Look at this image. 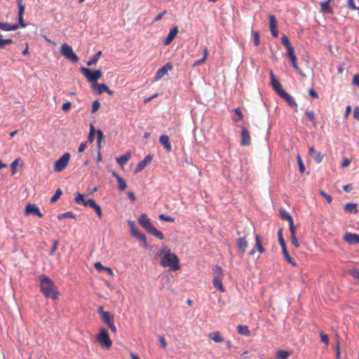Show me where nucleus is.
I'll return each instance as SVG.
<instances>
[{"mask_svg":"<svg viewBox=\"0 0 359 359\" xmlns=\"http://www.w3.org/2000/svg\"><path fill=\"white\" fill-rule=\"evenodd\" d=\"M158 218L161 219V220H163V221H165V222H173L175 221V219L170 217V216H166L165 215H158Z\"/></svg>","mask_w":359,"mask_h":359,"instance_id":"obj_50","label":"nucleus"},{"mask_svg":"<svg viewBox=\"0 0 359 359\" xmlns=\"http://www.w3.org/2000/svg\"><path fill=\"white\" fill-rule=\"evenodd\" d=\"M331 0H327L323 2H320V11L323 13H328L332 15L334 13L333 9L330 6V2Z\"/></svg>","mask_w":359,"mask_h":359,"instance_id":"obj_22","label":"nucleus"},{"mask_svg":"<svg viewBox=\"0 0 359 359\" xmlns=\"http://www.w3.org/2000/svg\"><path fill=\"white\" fill-rule=\"evenodd\" d=\"M158 141L167 153L172 151V147L170 137L167 135H161L158 138Z\"/></svg>","mask_w":359,"mask_h":359,"instance_id":"obj_11","label":"nucleus"},{"mask_svg":"<svg viewBox=\"0 0 359 359\" xmlns=\"http://www.w3.org/2000/svg\"><path fill=\"white\" fill-rule=\"evenodd\" d=\"M179 32L178 27L177 26L174 27L169 32L168 36L164 41V45L168 46L169 45L172 40L175 38V36L177 35Z\"/></svg>","mask_w":359,"mask_h":359,"instance_id":"obj_20","label":"nucleus"},{"mask_svg":"<svg viewBox=\"0 0 359 359\" xmlns=\"http://www.w3.org/2000/svg\"><path fill=\"white\" fill-rule=\"evenodd\" d=\"M256 250L260 254L263 253L265 250L262 246L261 237L258 234L255 235V247L250 251L249 255H253Z\"/></svg>","mask_w":359,"mask_h":359,"instance_id":"obj_12","label":"nucleus"},{"mask_svg":"<svg viewBox=\"0 0 359 359\" xmlns=\"http://www.w3.org/2000/svg\"><path fill=\"white\" fill-rule=\"evenodd\" d=\"M208 338L216 343L224 341V338L221 336L219 332L215 331L209 333Z\"/></svg>","mask_w":359,"mask_h":359,"instance_id":"obj_27","label":"nucleus"},{"mask_svg":"<svg viewBox=\"0 0 359 359\" xmlns=\"http://www.w3.org/2000/svg\"><path fill=\"white\" fill-rule=\"evenodd\" d=\"M20 26V25L14 24L13 25H11L10 24L7 22H0V29L4 31H14L19 28Z\"/></svg>","mask_w":359,"mask_h":359,"instance_id":"obj_26","label":"nucleus"},{"mask_svg":"<svg viewBox=\"0 0 359 359\" xmlns=\"http://www.w3.org/2000/svg\"><path fill=\"white\" fill-rule=\"evenodd\" d=\"M93 210L95 211V212L97 213V215L99 218H102V211L101 207L100 205H97L93 208Z\"/></svg>","mask_w":359,"mask_h":359,"instance_id":"obj_60","label":"nucleus"},{"mask_svg":"<svg viewBox=\"0 0 359 359\" xmlns=\"http://www.w3.org/2000/svg\"><path fill=\"white\" fill-rule=\"evenodd\" d=\"M138 222L148 233L157 236V229L152 225L149 218L145 213L140 216Z\"/></svg>","mask_w":359,"mask_h":359,"instance_id":"obj_5","label":"nucleus"},{"mask_svg":"<svg viewBox=\"0 0 359 359\" xmlns=\"http://www.w3.org/2000/svg\"><path fill=\"white\" fill-rule=\"evenodd\" d=\"M102 54V51L100 50L98 51L96 54H95L94 55H93L90 59L89 60V61L87 62V65L88 66H92L95 64L97 63V60H99L100 55Z\"/></svg>","mask_w":359,"mask_h":359,"instance_id":"obj_36","label":"nucleus"},{"mask_svg":"<svg viewBox=\"0 0 359 359\" xmlns=\"http://www.w3.org/2000/svg\"><path fill=\"white\" fill-rule=\"evenodd\" d=\"M102 320L107 325H110L114 323V318L112 315L108 312H103V316H102Z\"/></svg>","mask_w":359,"mask_h":359,"instance_id":"obj_29","label":"nucleus"},{"mask_svg":"<svg viewBox=\"0 0 359 359\" xmlns=\"http://www.w3.org/2000/svg\"><path fill=\"white\" fill-rule=\"evenodd\" d=\"M353 117L357 121H359V107H358V106L354 108Z\"/></svg>","mask_w":359,"mask_h":359,"instance_id":"obj_63","label":"nucleus"},{"mask_svg":"<svg viewBox=\"0 0 359 359\" xmlns=\"http://www.w3.org/2000/svg\"><path fill=\"white\" fill-rule=\"evenodd\" d=\"M213 271V280L212 283L213 285L217 288L220 292H224L225 291L224 287L222 284V280L224 278V274L223 273L222 269L216 265L212 269Z\"/></svg>","mask_w":359,"mask_h":359,"instance_id":"obj_3","label":"nucleus"},{"mask_svg":"<svg viewBox=\"0 0 359 359\" xmlns=\"http://www.w3.org/2000/svg\"><path fill=\"white\" fill-rule=\"evenodd\" d=\"M19 161H20V158H16L15 160H14L12 162V163L11 165L12 175H14L16 172V166H17Z\"/></svg>","mask_w":359,"mask_h":359,"instance_id":"obj_53","label":"nucleus"},{"mask_svg":"<svg viewBox=\"0 0 359 359\" xmlns=\"http://www.w3.org/2000/svg\"><path fill=\"white\" fill-rule=\"evenodd\" d=\"M279 213H280V217L282 219H285L288 222L293 220L292 217L284 209H280Z\"/></svg>","mask_w":359,"mask_h":359,"instance_id":"obj_35","label":"nucleus"},{"mask_svg":"<svg viewBox=\"0 0 359 359\" xmlns=\"http://www.w3.org/2000/svg\"><path fill=\"white\" fill-rule=\"evenodd\" d=\"M281 248H282L283 254L285 259L287 261V262L294 266H296L297 263L292 259V258L289 255V252L287 250V246L285 245L284 247H281Z\"/></svg>","mask_w":359,"mask_h":359,"instance_id":"obj_31","label":"nucleus"},{"mask_svg":"<svg viewBox=\"0 0 359 359\" xmlns=\"http://www.w3.org/2000/svg\"><path fill=\"white\" fill-rule=\"evenodd\" d=\"M13 41L11 39H3L0 36V49L4 48L5 46L12 43Z\"/></svg>","mask_w":359,"mask_h":359,"instance_id":"obj_47","label":"nucleus"},{"mask_svg":"<svg viewBox=\"0 0 359 359\" xmlns=\"http://www.w3.org/2000/svg\"><path fill=\"white\" fill-rule=\"evenodd\" d=\"M344 211L348 213L356 214L358 212V204L355 203H346L344 206Z\"/></svg>","mask_w":359,"mask_h":359,"instance_id":"obj_28","label":"nucleus"},{"mask_svg":"<svg viewBox=\"0 0 359 359\" xmlns=\"http://www.w3.org/2000/svg\"><path fill=\"white\" fill-rule=\"evenodd\" d=\"M172 68V65L170 62H168L163 67L158 69V78L166 75L169 70H171Z\"/></svg>","mask_w":359,"mask_h":359,"instance_id":"obj_30","label":"nucleus"},{"mask_svg":"<svg viewBox=\"0 0 359 359\" xmlns=\"http://www.w3.org/2000/svg\"><path fill=\"white\" fill-rule=\"evenodd\" d=\"M288 224H289V229H290L291 236H295L296 231H295V228L294 226V221L292 220V221L288 222Z\"/></svg>","mask_w":359,"mask_h":359,"instance_id":"obj_55","label":"nucleus"},{"mask_svg":"<svg viewBox=\"0 0 359 359\" xmlns=\"http://www.w3.org/2000/svg\"><path fill=\"white\" fill-rule=\"evenodd\" d=\"M128 224L130 229L131 236L137 239H139L141 242H142L143 245L147 247V238L137 229L135 222L129 220L128 221Z\"/></svg>","mask_w":359,"mask_h":359,"instance_id":"obj_8","label":"nucleus"},{"mask_svg":"<svg viewBox=\"0 0 359 359\" xmlns=\"http://www.w3.org/2000/svg\"><path fill=\"white\" fill-rule=\"evenodd\" d=\"M281 42L285 46L287 53L294 50L292 46L291 45L289 39L285 35H283L281 37Z\"/></svg>","mask_w":359,"mask_h":359,"instance_id":"obj_34","label":"nucleus"},{"mask_svg":"<svg viewBox=\"0 0 359 359\" xmlns=\"http://www.w3.org/2000/svg\"><path fill=\"white\" fill-rule=\"evenodd\" d=\"M60 53L66 59L77 62L79 60V57L74 53L72 48L67 43H63L60 47Z\"/></svg>","mask_w":359,"mask_h":359,"instance_id":"obj_7","label":"nucleus"},{"mask_svg":"<svg viewBox=\"0 0 359 359\" xmlns=\"http://www.w3.org/2000/svg\"><path fill=\"white\" fill-rule=\"evenodd\" d=\"M58 219L62 220L65 218H75V215L72 212H67L65 213H62L58 215L57 216Z\"/></svg>","mask_w":359,"mask_h":359,"instance_id":"obj_41","label":"nucleus"},{"mask_svg":"<svg viewBox=\"0 0 359 359\" xmlns=\"http://www.w3.org/2000/svg\"><path fill=\"white\" fill-rule=\"evenodd\" d=\"M290 354L291 353L289 351L279 350L276 353V357L277 359H287Z\"/></svg>","mask_w":359,"mask_h":359,"instance_id":"obj_38","label":"nucleus"},{"mask_svg":"<svg viewBox=\"0 0 359 359\" xmlns=\"http://www.w3.org/2000/svg\"><path fill=\"white\" fill-rule=\"evenodd\" d=\"M102 138H103V133H102V132L101 130H98L97 131V146H98L99 149L101 147V142L102 140Z\"/></svg>","mask_w":359,"mask_h":359,"instance_id":"obj_54","label":"nucleus"},{"mask_svg":"<svg viewBox=\"0 0 359 359\" xmlns=\"http://www.w3.org/2000/svg\"><path fill=\"white\" fill-rule=\"evenodd\" d=\"M270 79L273 90L278 94V95H280L281 91H285L284 90H283L280 83L276 78L273 72H270Z\"/></svg>","mask_w":359,"mask_h":359,"instance_id":"obj_15","label":"nucleus"},{"mask_svg":"<svg viewBox=\"0 0 359 359\" xmlns=\"http://www.w3.org/2000/svg\"><path fill=\"white\" fill-rule=\"evenodd\" d=\"M287 56L290 59V60L291 61L292 67L295 70L299 71V72H302V71L300 70L299 66L297 65V58L295 56L294 50L291 51V52L287 53Z\"/></svg>","mask_w":359,"mask_h":359,"instance_id":"obj_24","label":"nucleus"},{"mask_svg":"<svg viewBox=\"0 0 359 359\" xmlns=\"http://www.w3.org/2000/svg\"><path fill=\"white\" fill-rule=\"evenodd\" d=\"M100 102L97 100H95L92 104L91 113L92 114L95 113L100 109Z\"/></svg>","mask_w":359,"mask_h":359,"instance_id":"obj_51","label":"nucleus"},{"mask_svg":"<svg viewBox=\"0 0 359 359\" xmlns=\"http://www.w3.org/2000/svg\"><path fill=\"white\" fill-rule=\"evenodd\" d=\"M305 114L311 121L315 123L316 116L313 111L307 110L306 111Z\"/></svg>","mask_w":359,"mask_h":359,"instance_id":"obj_48","label":"nucleus"},{"mask_svg":"<svg viewBox=\"0 0 359 359\" xmlns=\"http://www.w3.org/2000/svg\"><path fill=\"white\" fill-rule=\"evenodd\" d=\"M25 212L27 214L32 213L37 215L40 218L43 217V214L41 212L40 210L34 205H27L25 208Z\"/></svg>","mask_w":359,"mask_h":359,"instance_id":"obj_21","label":"nucleus"},{"mask_svg":"<svg viewBox=\"0 0 359 359\" xmlns=\"http://www.w3.org/2000/svg\"><path fill=\"white\" fill-rule=\"evenodd\" d=\"M309 154L313 158V159L317 163H320L322 162L323 159V155L316 151L313 147H309Z\"/></svg>","mask_w":359,"mask_h":359,"instance_id":"obj_23","label":"nucleus"},{"mask_svg":"<svg viewBox=\"0 0 359 359\" xmlns=\"http://www.w3.org/2000/svg\"><path fill=\"white\" fill-rule=\"evenodd\" d=\"M153 159V156L147 155L142 161H141L135 169V172L138 173L142 171Z\"/></svg>","mask_w":359,"mask_h":359,"instance_id":"obj_18","label":"nucleus"},{"mask_svg":"<svg viewBox=\"0 0 359 359\" xmlns=\"http://www.w3.org/2000/svg\"><path fill=\"white\" fill-rule=\"evenodd\" d=\"M241 144L242 146H248L251 142V137L250 135V132L245 127L241 128Z\"/></svg>","mask_w":359,"mask_h":359,"instance_id":"obj_13","label":"nucleus"},{"mask_svg":"<svg viewBox=\"0 0 359 359\" xmlns=\"http://www.w3.org/2000/svg\"><path fill=\"white\" fill-rule=\"evenodd\" d=\"M17 4L18 7V20L20 24V27H25L27 25L23 20L25 6L22 4V0H17Z\"/></svg>","mask_w":359,"mask_h":359,"instance_id":"obj_19","label":"nucleus"},{"mask_svg":"<svg viewBox=\"0 0 359 359\" xmlns=\"http://www.w3.org/2000/svg\"><path fill=\"white\" fill-rule=\"evenodd\" d=\"M269 26L271 35L274 37H278V32L277 29V21L274 15H269Z\"/></svg>","mask_w":359,"mask_h":359,"instance_id":"obj_17","label":"nucleus"},{"mask_svg":"<svg viewBox=\"0 0 359 359\" xmlns=\"http://www.w3.org/2000/svg\"><path fill=\"white\" fill-rule=\"evenodd\" d=\"M74 200L76 203L83 205V203L86 202V200L84 199V195L81 194H77Z\"/></svg>","mask_w":359,"mask_h":359,"instance_id":"obj_43","label":"nucleus"},{"mask_svg":"<svg viewBox=\"0 0 359 359\" xmlns=\"http://www.w3.org/2000/svg\"><path fill=\"white\" fill-rule=\"evenodd\" d=\"M344 240L351 245L359 244V235L351 232L345 233Z\"/></svg>","mask_w":359,"mask_h":359,"instance_id":"obj_14","label":"nucleus"},{"mask_svg":"<svg viewBox=\"0 0 359 359\" xmlns=\"http://www.w3.org/2000/svg\"><path fill=\"white\" fill-rule=\"evenodd\" d=\"M252 35L253 37L254 44L255 46H258L259 45V34L257 31H252Z\"/></svg>","mask_w":359,"mask_h":359,"instance_id":"obj_42","label":"nucleus"},{"mask_svg":"<svg viewBox=\"0 0 359 359\" xmlns=\"http://www.w3.org/2000/svg\"><path fill=\"white\" fill-rule=\"evenodd\" d=\"M92 88L99 95L106 92V90H108V86L104 83H95L92 85Z\"/></svg>","mask_w":359,"mask_h":359,"instance_id":"obj_25","label":"nucleus"},{"mask_svg":"<svg viewBox=\"0 0 359 359\" xmlns=\"http://www.w3.org/2000/svg\"><path fill=\"white\" fill-rule=\"evenodd\" d=\"M113 176H114L116 177V179L117 180V181H118V189L121 191H124L126 189L127 185H126V182L123 180V179L122 177H121L116 172H113Z\"/></svg>","mask_w":359,"mask_h":359,"instance_id":"obj_33","label":"nucleus"},{"mask_svg":"<svg viewBox=\"0 0 359 359\" xmlns=\"http://www.w3.org/2000/svg\"><path fill=\"white\" fill-rule=\"evenodd\" d=\"M96 339L103 348L108 350L111 347L112 341L106 329H100V333L96 337Z\"/></svg>","mask_w":359,"mask_h":359,"instance_id":"obj_4","label":"nucleus"},{"mask_svg":"<svg viewBox=\"0 0 359 359\" xmlns=\"http://www.w3.org/2000/svg\"><path fill=\"white\" fill-rule=\"evenodd\" d=\"M81 72L83 76L87 79L88 81L92 83V85L102 77V72L100 69H97L92 72L87 67H81Z\"/></svg>","mask_w":359,"mask_h":359,"instance_id":"obj_6","label":"nucleus"},{"mask_svg":"<svg viewBox=\"0 0 359 359\" xmlns=\"http://www.w3.org/2000/svg\"><path fill=\"white\" fill-rule=\"evenodd\" d=\"M161 258L160 264L163 267H168L170 271H175L180 269L178 257L167 246L161 249Z\"/></svg>","mask_w":359,"mask_h":359,"instance_id":"obj_1","label":"nucleus"},{"mask_svg":"<svg viewBox=\"0 0 359 359\" xmlns=\"http://www.w3.org/2000/svg\"><path fill=\"white\" fill-rule=\"evenodd\" d=\"M70 159V154L65 153L55 163L54 170L56 172H61L65 169Z\"/></svg>","mask_w":359,"mask_h":359,"instance_id":"obj_9","label":"nucleus"},{"mask_svg":"<svg viewBox=\"0 0 359 359\" xmlns=\"http://www.w3.org/2000/svg\"><path fill=\"white\" fill-rule=\"evenodd\" d=\"M309 94L313 98H318V95L313 88L309 89Z\"/></svg>","mask_w":359,"mask_h":359,"instance_id":"obj_62","label":"nucleus"},{"mask_svg":"<svg viewBox=\"0 0 359 359\" xmlns=\"http://www.w3.org/2000/svg\"><path fill=\"white\" fill-rule=\"evenodd\" d=\"M131 155L130 153H126L116 158V162L120 165H124L129 161Z\"/></svg>","mask_w":359,"mask_h":359,"instance_id":"obj_32","label":"nucleus"},{"mask_svg":"<svg viewBox=\"0 0 359 359\" xmlns=\"http://www.w3.org/2000/svg\"><path fill=\"white\" fill-rule=\"evenodd\" d=\"M291 243L297 248H299L300 245L299 243L298 239L295 236H291Z\"/></svg>","mask_w":359,"mask_h":359,"instance_id":"obj_57","label":"nucleus"},{"mask_svg":"<svg viewBox=\"0 0 359 359\" xmlns=\"http://www.w3.org/2000/svg\"><path fill=\"white\" fill-rule=\"evenodd\" d=\"M320 195L325 198L328 203H330L332 201V198L330 195L327 194L325 191L321 190L320 191Z\"/></svg>","mask_w":359,"mask_h":359,"instance_id":"obj_52","label":"nucleus"},{"mask_svg":"<svg viewBox=\"0 0 359 359\" xmlns=\"http://www.w3.org/2000/svg\"><path fill=\"white\" fill-rule=\"evenodd\" d=\"M237 330L239 334H244V335H249L250 332L247 326L243 325H238L237 327Z\"/></svg>","mask_w":359,"mask_h":359,"instance_id":"obj_39","label":"nucleus"},{"mask_svg":"<svg viewBox=\"0 0 359 359\" xmlns=\"http://www.w3.org/2000/svg\"><path fill=\"white\" fill-rule=\"evenodd\" d=\"M297 163H298V166H299V172L301 173H304L305 172V170H306V168H305V166L304 165L303 160L302 159V158H301L299 154H297Z\"/></svg>","mask_w":359,"mask_h":359,"instance_id":"obj_40","label":"nucleus"},{"mask_svg":"<svg viewBox=\"0 0 359 359\" xmlns=\"http://www.w3.org/2000/svg\"><path fill=\"white\" fill-rule=\"evenodd\" d=\"M72 104L70 102H65L62 106V109L64 111H67L71 108Z\"/></svg>","mask_w":359,"mask_h":359,"instance_id":"obj_61","label":"nucleus"},{"mask_svg":"<svg viewBox=\"0 0 359 359\" xmlns=\"http://www.w3.org/2000/svg\"><path fill=\"white\" fill-rule=\"evenodd\" d=\"M40 282V290L46 298L55 300L58 298L59 292L55 283L46 275L42 274L39 278Z\"/></svg>","mask_w":359,"mask_h":359,"instance_id":"obj_2","label":"nucleus"},{"mask_svg":"<svg viewBox=\"0 0 359 359\" xmlns=\"http://www.w3.org/2000/svg\"><path fill=\"white\" fill-rule=\"evenodd\" d=\"M348 6L351 10H359V7L355 5L354 0H348Z\"/></svg>","mask_w":359,"mask_h":359,"instance_id":"obj_59","label":"nucleus"},{"mask_svg":"<svg viewBox=\"0 0 359 359\" xmlns=\"http://www.w3.org/2000/svg\"><path fill=\"white\" fill-rule=\"evenodd\" d=\"M62 191L60 189H57L55 193V194L51 197L50 202L55 203L62 195Z\"/></svg>","mask_w":359,"mask_h":359,"instance_id":"obj_45","label":"nucleus"},{"mask_svg":"<svg viewBox=\"0 0 359 359\" xmlns=\"http://www.w3.org/2000/svg\"><path fill=\"white\" fill-rule=\"evenodd\" d=\"M247 234H244L243 236H241L238 238L236 241L237 246L238 248L241 256H243L248 246V243L247 241Z\"/></svg>","mask_w":359,"mask_h":359,"instance_id":"obj_10","label":"nucleus"},{"mask_svg":"<svg viewBox=\"0 0 359 359\" xmlns=\"http://www.w3.org/2000/svg\"><path fill=\"white\" fill-rule=\"evenodd\" d=\"M320 337L321 341L323 342L324 344H325L326 345H327L329 343L328 336L326 334L321 332L320 334Z\"/></svg>","mask_w":359,"mask_h":359,"instance_id":"obj_56","label":"nucleus"},{"mask_svg":"<svg viewBox=\"0 0 359 359\" xmlns=\"http://www.w3.org/2000/svg\"><path fill=\"white\" fill-rule=\"evenodd\" d=\"M94 266L95 268L99 271H104L105 269V267L106 266H104L101 262H97L94 264Z\"/></svg>","mask_w":359,"mask_h":359,"instance_id":"obj_58","label":"nucleus"},{"mask_svg":"<svg viewBox=\"0 0 359 359\" xmlns=\"http://www.w3.org/2000/svg\"><path fill=\"white\" fill-rule=\"evenodd\" d=\"M353 83L359 88V74H355L353 78Z\"/></svg>","mask_w":359,"mask_h":359,"instance_id":"obj_64","label":"nucleus"},{"mask_svg":"<svg viewBox=\"0 0 359 359\" xmlns=\"http://www.w3.org/2000/svg\"><path fill=\"white\" fill-rule=\"evenodd\" d=\"M208 54V50L207 48H205L203 50V57L201 60H196L194 63V66L198 67V66L202 65L203 63H204L205 62V60H207Z\"/></svg>","mask_w":359,"mask_h":359,"instance_id":"obj_37","label":"nucleus"},{"mask_svg":"<svg viewBox=\"0 0 359 359\" xmlns=\"http://www.w3.org/2000/svg\"><path fill=\"white\" fill-rule=\"evenodd\" d=\"M233 111L238 115V118H233V121L235 122L238 121L239 120L243 119V115L239 108H235L233 109Z\"/></svg>","mask_w":359,"mask_h":359,"instance_id":"obj_46","label":"nucleus"},{"mask_svg":"<svg viewBox=\"0 0 359 359\" xmlns=\"http://www.w3.org/2000/svg\"><path fill=\"white\" fill-rule=\"evenodd\" d=\"M278 242H279V243L280 245V247H284L285 245H286L285 241L284 238L283 236V231H282L281 229H280L278 230Z\"/></svg>","mask_w":359,"mask_h":359,"instance_id":"obj_44","label":"nucleus"},{"mask_svg":"<svg viewBox=\"0 0 359 359\" xmlns=\"http://www.w3.org/2000/svg\"><path fill=\"white\" fill-rule=\"evenodd\" d=\"M97 204L95 203V200L92 198H89L86 200V203H83L84 206H90L93 209L97 205Z\"/></svg>","mask_w":359,"mask_h":359,"instance_id":"obj_49","label":"nucleus"},{"mask_svg":"<svg viewBox=\"0 0 359 359\" xmlns=\"http://www.w3.org/2000/svg\"><path fill=\"white\" fill-rule=\"evenodd\" d=\"M280 96L283 98L287 104L294 109L295 111H297V104L294 101V98L285 91H281Z\"/></svg>","mask_w":359,"mask_h":359,"instance_id":"obj_16","label":"nucleus"}]
</instances>
